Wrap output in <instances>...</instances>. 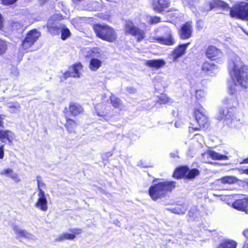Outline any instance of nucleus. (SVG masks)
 <instances>
[{
  "mask_svg": "<svg viewBox=\"0 0 248 248\" xmlns=\"http://www.w3.org/2000/svg\"><path fill=\"white\" fill-rule=\"evenodd\" d=\"M191 214V212H189V216H191V214Z\"/></svg>",
  "mask_w": 248,
  "mask_h": 248,
  "instance_id": "5fc2aeb1",
  "label": "nucleus"
},
{
  "mask_svg": "<svg viewBox=\"0 0 248 248\" xmlns=\"http://www.w3.org/2000/svg\"><path fill=\"white\" fill-rule=\"evenodd\" d=\"M230 75L234 85L230 87L229 93L233 95L236 92L235 87L248 88V66L243 63L238 56L234 57L229 64Z\"/></svg>",
  "mask_w": 248,
  "mask_h": 248,
  "instance_id": "f03ea898",
  "label": "nucleus"
},
{
  "mask_svg": "<svg viewBox=\"0 0 248 248\" xmlns=\"http://www.w3.org/2000/svg\"><path fill=\"white\" fill-rule=\"evenodd\" d=\"M202 156L203 157L202 161L205 162H209V160L205 158L208 157H211L214 160H225L228 159V157L227 155L220 154L213 151L204 153L202 154Z\"/></svg>",
  "mask_w": 248,
  "mask_h": 248,
  "instance_id": "2eb2a0df",
  "label": "nucleus"
},
{
  "mask_svg": "<svg viewBox=\"0 0 248 248\" xmlns=\"http://www.w3.org/2000/svg\"><path fill=\"white\" fill-rule=\"evenodd\" d=\"M2 120L1 119V118H0V126L2 124Z\"/></svg>",
  "mask_w": 248,
  "mask_h": 248,
  "instance_id": "3c124183",
  "label": "nucleus"
},
{
  "mask_svg": "<svg viewBox=\"0 0 248 248\" xmlns=\"http://www.w3.org/2000/svg\"><path fill=\"white\" fill-rule=\"evenodd\" d=\"M206 110L201 106L198 108H196L194 114L197 122L199 124V127H189V130L191 131L194 130H199L200 128H205L209 125L208 118L206 114Z\"/></svg>",
  "mask_w": 248,
  "mask_h": 248,
  "instance_id": "6e6552de",
  "label": "nucleus"
},
{
  "mask_svg": "<svg viewBox=\"0 0 248 248\" xmlns=\"http://www.w3.org/2000/svg\"><path fill=\"white\" fill-rule=\"evenodd\" d=\"M207 93L203 90H197L195 92V97L198 103L204 102L206 100Z\"/></svg>",
  "mask_w": 248,
  "mask_h": 248,
  "instance_id": "bb28decb",
  "label": "nucleus"
},
{
  "mask_svg": "<svg viewBox=\"0 0 248 248\" xmlns=\"http://www.w3.org/2000/svg\"><path fill=\"white\" fill-rule=\"evenodd\" d=\"M175 126H176V127H178V124H177V123H176L175 124Z\"/></svg>",
  "mask_w": 248,
  "mask_h": 248,
  "instance_id": "603ef678",
  "label": "nucleus"
},
{
  "mask_svg": "<svg viewBox=\"0 0 248 248\" xmlns=\"http://www.w3.org/2000/svg\"><path fill=\"white\" fill-rule=\"evenodd\" d=\"M15 138V135L11 131L0 130V140L2 142H5L7 141L9 143H11Z\"/></svg>",
  "mask_w": 248,
  "mask_h": 248,
  "instance_id": "4be33fe9",
  "label": "nucleus"
},
{
  "mask_svg": "<svg viewBox=\"0 0 248 248\" xmlns=\"http://www.w3.org/2000/svg\"><path fill=\"white\" fill-rule=\"evenodd\" d=\"M110 99L111 103L114 107L116 108H120L121 106V102L119 98L115 96L112 95L110 96Z\"/></svg>",
  "mask_w": 248,
  "mask_h": 248,
  "instance_id": "f704fd0d",
  "label": "nucleus"
},
{
  "mask_svg": "<svg viewBox=\"0 0 248 248\" xmlns=\"http://www.w3.org/2000/svg\"><path fill=\"white\" fill-rule=\"evenodd\" d=\"M59 15H54L49 19L47 23V28L49 32L53 35H58L61 32V39L65 40L71 35L70 30L64 25L57 21L61 19Z\"/></svg>",
  "mask_w": 248,
  "mask_h": 248,
  "instance_id": "39448f33",
  "label": "nucleus"
},
{
  "mask_svg": "<svg viewBox=\"0 0 248 248\" xmlns=\"http://www.w3.org/2000/svg\"><path fill=\"white\" fill-rule=\"evenodd\" d=\"M12 171H13V170L12 169H4L3 170H2L0 172V174L1 175H5V176H7L8 177H9V176L11 174V173H12Z\"/></svg>",
  "mask_w": 248,
  "mask_h": 248,
  "instance_id": "58836bf2",
  "label": "nucleus"
},
{
  "mask_svg": "<svg viewBox=\"0 0 248 248\" xmlns=\"http://www.w3.org/2000/svg\"><path fill=\"white\" fill-rule=\"evenodd\" d=\"M160 104H168L172 102L171 99L165 94L161 95L158 100Z\"/></svg>",
  "mask_w": 248,
  "mask_h": 248,
  "instance_id": "c9c22d12",
  "label": "nucleus"
},
{
  "mask_svg": "<svg viewBox=\"0 0 248 248\" xmlns=\"http://www.w3.org/2000/svg\"><path fill=\"white\" fill-rule=\"evenodd\" d=\"M152 6L155 11L161 13L170 6V1L169 0H157L154 1Z\"/></svg>",
  "mask_w": 248,
  "mask_h": 248,
  "instance_id": "6ab92c4d",
  "label": "nucleus"
},
{
  "mask_svg": "<svg viewBox=\"0 0 248 248\" xmlns=\"http://www.w3.org/2000/svg\"><path fill=\"white\" fill-rule=\"evenodd\" d=\"M93 29L97 36L102 40L113 42L117 39L116 32L107 25L96 24L93 25Z\"/></svg>",
  "mask_w": 248,
  "mask_h": 248,
  "instance_id": "423d86ee",
  "label": "nucleus"
},
{
  "mask_svg": "<svg viewBox=\"0 0 248 248\" xmlns=\"http://www.w3.org/2000/svg\"><path fill=\"white\" fill-rule=\"evenodd\" d=\"M4 147L3 145L0 146V159H2L4 157Z\"/></svg>",
  "mask_w": 248,
  "mask_h": 248,
  "instance_id": "c03bdc74",
  "label": "nucleus"
},
{
  "mask_svg": "<svg viewBox=\"0 0 248 248\" xmlns=\"http://www.w3.org/2000/svg\"><path fill=\"white\" fill-rule=\"evenodd\" d=\"M237 243L235 241L226 239L220 243L217 248H236Z\"/></svg>",
  "mask_w": 248,
  "mask_h": 248,
  "instance_id": "a878e982",
  "label": "nucleus"
},
{
  "mask_svg": "<svg viewBox=\"0 0 248 248\" xmlns=\"http://www.w3.org/2000/svg\"><path fill=\"white\" fill-rule=\"evenodd\" d=\"M243 235L248 239V229L244 230L242 232ZM243 248H248V241H246L244 244Z\"/></svg>",
  "mask_w": 248,
  "mask_h": 248,
  "instance_id": "ea45409f",
  "label": "nucleus"
},
{
  "mask_svg": "<svg viewBox=\"0 0 248 248\" xmlns=\"http://www.w3.org/2000/svg\"><path fill=\"white\" fill-rule=\"evenodd\" d=\"M13 231L16 235V238L18 239H20L23 237L30 240H35L36 239L34 235L30 233L25 230H22L16 226L14 227Z\"/></svg>",
  "mask_w": 248,
  "mask_h": 248,
  "instance_id": "dca6fc26",
  "label": "nucleus"
},
{
  "mask_svg": "<svg viewBox=\"0 0 248 248\" xmlns=\"http://www.w3.org/2000/svg\"><path fill=\"white\" fill-rule=\"evenodd\" d=\"M9 177L12 178L16 182H18L20 181V179L18 175L16 173H14L13 171H12V173L10 175Z\"/></svg>",
  "mask_w": 248,
  "mask_h": 248,
  "instance_id": "a19ab883",
  "label": "nucleus"
},
{
  "mask_svg": "<svg viewBox=\"0 0 248 248\" xmlns=\"http://www.w3.org/2000/svg\"><path fill=\"white\" fill-rule=\"evenodd\" d=\"M192 33V22L188 21L182 27L180 30V37L183 39H187L191 36Z\"/></svg>",
  "mask_w": 248,
  "mask_h": 248,
  "instance_id": "f3484780",
  "label": "nucleus"
},
{
  "mask_svg": "<svg viewBox=\"0 0 248 248\" xmlns=\"http://www.w3.org/2000/svg\"><path fill=\"white\" fill-rule=\"evenodd\" d=\"M217 70V66L211 62H205L202 66V70L209 75L214 74Z\"/></svg>",
  "mask_w": 248,
  "mask_h": 248,
  "instance_id": "b1692460",
  "label": "nucleus"
},
{
  "mask_svg": "<svg viewBox=\"0 0 248 248\" xmlns=\"http://www.w3.org/2000/svg\"><path fill=\"white\" fill-rule=\"evenodd\" d=\"M185 1L187 3V4H188V5L189 6L190 8H192L193 7V4H191L190 3V1H192V2H194L196 0H185Z\"/></svg>",
  "mask_w": 248,
  "mask_h": 248,
  "instance_id": "49530a36",
  "label": "nucleus"
},
{
  "mask_svg": "<svg viewBox=\"0 0 248 248\" xmlns=\"http://www.w3.org/2000/svg\"><path fill=\"white\" fill-rule=\"evenodd\" d=\"M233 208L248 214V197L236 200L232 204Z\"/></svg>",
  "mask_w": 248,
  "mask_h": 248,
  "instance_id": "a211bd4d",
  "label": "nucleus"
},
{
  "mask_svg": "<svg viewBox=\"0 0 248 248\" xmlns=\"http://www.w3.org/2000/svg\"><path fill=\"white\" fill-rule=\"evenodd\" d=\"M220 181L223 184H232L235 183L237 179L233 176H226L221 178Z\"/></svg>",
  "mask_w": 248,
  "mask_h": 248,
  "instance_id": "72a5a7b5",
  "label": "nucleus"
},
{
  "mask_svg": "<svg viewBox=\"0 0 248 248\" xmlns=\"http://www.w3.org/2000/svg\"><path fill=\"white\" fill-rule=\"evenodd\" d=\"M206 55L208 58L215 60L220 58L222 54L220 50L216 47L210 46L206 50Z\"/></svg>",
  "mask_w": 248,
  "mask_h": 248,
  "instance_id": "aec40b11",
  "label": "nucleus"
},
{
  "mask_svg": "<svg viewBox=\"0 0 248 248\" xmlns=\"http://www.w3.org/2000/svg\"><path fill=\"white\" fill-rule=\"evenodd\" d=\"M175 126H176V127H178V124H177V123H176L175 124Z\"/></svg>",
  "mask_w": 248,
  "mask_h": 248,
  "instance_id": "864d4df0",
  "label": "nucleus"
},
{
  "mask_svg": "<svg viewBox=\"0 0 248 248\" xmlns=\"http://www.w3.org/2000/svg\"><path fill=\"white\" fill-rule=\"evenodd\" d=\"M7 45L6 43L0 39V55L5 53L7 49Z\"/></svg>",
  "mask_w": 248,
  "mask_h": 248,
  "instance_id": "4c0bfd02",
  "label": "nucleus"
},
{
  "mask_svg": "<svg viewBox=\"0 0 248 248\" xmlns=\"http://www.w3.org/2000/svg\"><path fill=\"white\" fill-rule=\"evenodd\" d=\"M199 174V171L197 169L189 170L187 167H181L177 169L174 172L173 176L177 179L186 177L188 179H192Z\"/></svg>",
  "mask_w": 248,
  "mask_h": 248,
  "instance_id": "9d476101",
  "label": "nucleus"
},
{
  "mask_svg": "<svg viewBox=\"0 0 248 248\" xmlns=\"http://www.w3.org/2000/svg\"><path fill=\"white\" fill-rule=\"evenodd\" d=\"M2 2L4 5H10L15 3L16 0H1Z\"/></svg>",
  "mask_w": 248,
  "mask_h": 248,
  "instance_id": "37998d69",
  "label": "nucleus"
},
{
  "mask_svg": "<svg viewBox=\"0 0 248 248\" xmlns=\"http://www.w3.org/2000/svg\"><path fill=\"white\" fill-rule=\"evenodd\" d=\"M226 108H219L216 118L219 121H224V123L231 127L239 129L245 124L243 115L233 113V109L238 106V101L235 96L227 97L223 101Z\"/></svg>",
  "mask_w": 248,
  "mask_h": 248,
  "instance_id": "f257e3e1",
  "label": "nucleus"
},
{
  "mask_svg": "<svg viewBox=\"0 0 248 248\" xmlns=\"http://www.w3.org/2000/svg\"><path fill=\"white\" fill-rule=\"evenodd\" d=\"M209 8L211 10L216 6H220L223 9L230 10V15L232 17H235L244 20H248V3L241 2L231 8L227 3L220 0H213L209 3Z\"/></svg>",
  "mask_w": 248,
  "mask_h": 248,
  "instance_id": "7ed1b4c3",
  "label": "nucleus"
},
{
  "mask_svg": "<svg viewBox=\"0 0 248 248\" xmlns=\"http://www.w3.org/2000/svg\"><path fill=\"white\" fill-rule=\"evenodd\" d=\"M189 45V43L179 45L172 52V56L174 61H176L179 57L183 56Z\"/></svg>",
  "mask_w": 248,
  "mask_h": 248,
  "instance_id": "412c9836",
  "label": "nucleus"
},
{
  "mask_svg": "<svg viewBox=\"0 0 248 248\" xmlns=\"http://www.w3.org/2000/svg\"><path fill=\"white\" fill-rule=\"evenodd\" d=\"M147 21L151 24H156L160 21V18L157 16H147L146 17Z\"/></svg>",
  "mask_w": 248,
  "mask_h": 248,
  "instance_id": "e433bc0d",
  "label": "nucleus"
},
{
  "mask_svg": "<svg viewBox=\"0 0 248 248\" xmlns=\"http://www.w3.org/2000/svg\"><path fill=\"white\" fill-rule=\"evenodd\" d=\"M89 55L91 57L89 69L93 72L96 71L102 65L104 54L100 48L96 47L90 50Z\"/></svg>",
  "mask_w": 248,
  "mask_h": 248,
  "instance_id": "0eeeda50",
  "label": "nucleus"
},
{
  "mask_svg": "<svg viewBox=\"0 0 248 248\" xmlns=\"http://www.w3.org/2000/svg\"><path fill=\"white\" fill-rule=\"evenodd\" d=\"M18 26H20V25L17 22H15L12 25V28L14 29L16 27L17 28Z\"/></svg>",
  "mask_w": 248,
  "mask_h": 248,
  "instance_id": "de8ad7c7",
  "label": "nucleus"
},
{
  "mask_svg": "<svg viewBox=\"0 0 248 248\" xmlns=\"http://www.w3.org/2000/svg\"><path fill=\"white\" fill-rule=\"evenodd\" d=\"M34 206L42 211H46L48 209L47 201L44 191L39 192Z\"/></svg>",
  "mask_w": 248,
  "mask_h": 248,
  "instance_id": "ddd939ff",
  "label": "nucleus"
},
{
  "mask_svg": "<svg viewBox=\"0 0 248 248\" xmlns=\"http://www.w3.org/2000/svg\"><path fill=\"white\" fill-rule=\"evenodd\" d=\"M65 126L69 133H73L76 128L77 124L73 120L68 119Z\"/></svg>",
  "mask_w": 248,
  "mask_h": 248,
  "instance_id": "c756f323",
  "label": "nucleus"
},
{
  "mask_svg": "<svg viewBox=\"0 0 248 248\" xmlns=\"http://www.w3.org/2000/svg\"><path fill=\"white\" fill-rule=\"evenodd\" d=\"M166 62L162 59L147 60L145 62L146 66L155 69H159L163 67Z\"/></svg>",
  "mask_w": 248,
  "mask_h": 248,
  "instance_id": "5701e85b",
  "label": "nucleus"
},
{
  "mask_svg": "<svg viewBox=\"0 0 248 248\" xmlns=\"http://www.w3.org/2000/svg\"><path fill=\"white\" fill-rule=\"evenodd\" d=\"M40 33L36 30L31 31L27 35L26 38L22 43V47L25 50L28 49L34 44L37 40Z\"/></svg>",
  "mask_w": 248,
  "mask_h": 248,
  "instance_id": "9b49d317",
  "label": "nucleus"
},
{
  "mask_svg": "<svg viewBox=\"0 0 248 248\" xmlns=\"http://www.w3.org/2000/svg\"><path fill=\"white\" fill-rule=\"evenodd\" d=\"M124 31L126 34H131L136 36L138 42L141 41L145 37V32L136 27L130 20L125 21Z\"/></svg>",
  "mask_w": 248,
  "mask_h": 248,
  "instance_id": "1a4fd4ad",
  "label": "nucleus"
},
{
  "mask_svg": "<svg viewBox=\"0 0 248 248\" xmlns=\"http://www.w3.org/2000/svg\"><path fill=\"white\" fill-rule=\"evenodd\" d=\"M187 206L185 204L178 205L172 209H168L176 214H184L187 210Z\"/></svg>",
  "mask_w": 248,
  "mask_h": 248,
  "instance_id": "cd10ccee",
  "label": "nucleus"
},
{
  "mask_svg": "<svg viewBox=\"0 0 248 248\" xmlns=\"http://www.w3.org/2000/svg\"><path fill=\"white\" fill-rule=\"evenodd\" d=\"M82 70V65L78 63L70 67L69 70L64 74V77L67 78L69 77L79 78Z\"/></svg>",
  "mask_w": 248,
  "mask_h": 248,
  "instance_id": "4468645a",
  "label": "nucleus"
},
{
  "mask_svg": "<svg viewBox=\"0 0 248 248\" xmlns=\"http://www.w3.org/2000/svg\"><path fill=\"white\" fill-rule=\"evenodd\" d=\"M243 163H246V164L248 163V158H246V159H245L243 160Z\"/></svg>",
  "mask_w": 248,
  "mask_h": 248,
  "instance_id": "8fccbe9b",
  "label": "nucleus"
},
{
  "mask_svg": "<svg viewBox=\"0 0 248 248\" xmlns=\"http://www.w3.org/2000/svg\"><path fill=\"white\" fill-rule=\"evenodd\" d=\"M69 109L71 114L75 116L80 114L83 111V108L80 105L75 103H71L70 104Z\"/></svg>",
  "mask_w": 248,
  "mask_h": 248,
  "instance_id": "393cba45",
  "label": "nucleus"
},
{
  "mask_svg": "<svg viewBox=\"0 0 248 248\" xmlns=\"http://www.w3.org/2000/svg\"><path fill=\"white\" fill-rule=\"evenodd\" d=\"M71 232L73 233L72 234H74L75 235V234L78 235V234H80L82 232V230L81 229H79V228H75V229H72L71 230Z\"/></svg>",
  "mask_w": 248,
  "mask_h": 248,
  "instance_id": "79ce46f5",
  "label": "nucleus"
},
{
  "mask_svg": "<svg viewBox=\"0 0 248 248\" xmlns=\"http://www.w3.org/2000/svg\"><path fill=\"white\" fill-rule=\"evenodd\" d=\"M94 108L97 116L101 117H105L103 111V110L105 109V107L103 104H98L94 107Z\"/></svg>",
  "mask_w": 248,
  "mask_h": 248,
  "instance_id": "473e14b6",
  "label": "nucleus"
},
{
  "mask_svg": "<svg viewBox=\"0 0 248 248\" xmlns=\"http://www.w3.org/2000/svg\"><path fill=\"white\" fill-rule=\"evenodd\" d=\"M36 180L38 186V192L44 191L43 190L46 188V185L43 181L42 177L40 176H36Z\"/></svg>",
  "mask_w": 248,
  "mask_h": 248,
  "instance_id": "2f4dec72",
  "label": "nucleus"
},
{
  "mask_svg": "<svg viewBox=\"0 0 248 248\" xmlns=\"http://www.w3.org/2000/svg\"><path fill=\"white\" fill-rule=\"evenodd\" d=\"M9 110L11 113H16L20 111V106L17 102H10L7 104Z\"/></svg>",
  "mask_w": 248,
  "mask_h": 248,
  "instance_id": "7c9ffc66",
  "label": "nucleus"
},
{
  "mask_svg": "<svg viewBox=\"0 0 248 248\" xmlns=\"http://www.w3.org/2000/svg\"><path fill=\"white\" fill-rule=\"evenodd\" d=\"M176 186L174 181L159 182L150 186L149 190L151 198L154 201L164 197L168 192L171 191Z\"/></svg>",
  "mask_w": 248,
  "mask_h": 248,
  "instance_id": "20e7f679",
  "label": "nucleus"
},
{
  "mask_svg": "<svg viewBox=\"0 0 248 248\" xmlns=\"http://www.w3.org/2000/svg\"><path fill=\"white\" fill-rule=\"evenodd\" d=\"M153 42H157L162 45L171 46L175 43V40L170 30H169L164 36L156 37L151 38Z\"/></svg>",
  "mask_w": 248,
  "mask_h": 248,
  "instance_id": "f8f14e48",
  "label": "nucleus"
},
{
  "mask_svg": "<svg viewBox=\"0 0 248 248\" xmlns=\"http://www.w3.org/2000/svg\"><path fill=\"white\" fill-rule=\"evenodd\" d=\"M75 237L76 235L74 234L65 232L58 236L55 239V241L61 242L65 240H73Z\"/></svg>",
  "mask_w": 248,
  "mask_h": 248,
  "instance_id": "c85d7f7f",
  "label": "nucleus"
},
{
  "mask_svg": "<svg viewBox=\"0 0 248 248\" xmlns=\"http://www.w3.org/2000/svg\"><path fill=\"white\" fill-rule=\"evenodd\" d=\"M126 90L130 93H134L136 92V90L135 88L131 87L127 88Z\"/></svg>",
  "mask_w": 248,
  "mask_h": 248,
  "instance_id": "a18cd8bd",
  "label": "nucleus"
},
{
  "mask_svg": "<svg viewBox=\"0 0 248 248\" xmlns=\"http://www.w3.org/2000/svg\"><path fill=\"white\" fill-rule=\"evenodd\" d=\"M243 171L244 173L248 175V168L247 169L243 170Z\"/></svg>",
  "mask_w": 248,
  "mask_h": 248,
  "instance_id": "09e8293b",
  "label": "nucleus"
}]
</instances>
